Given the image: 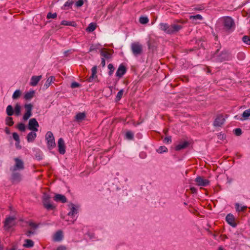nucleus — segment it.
<instances>
[{"label":"nucleus","instance_id":"7ed1b4c3","mask_svg":"<svg viewBox=\"0 0 250 250\" xmlns=\"http://www.w3.org/2000/svg\"><path fill=\"white\" fill-rule=\"evenodd\" d=\"M47 146L49 149H52L56 146L54 137L51 131H48L45 135Z\"/></svg>","mask_w":250,"mask_h":250},{"label":"nucleus","instance_id":"6e6d98bb","mask_svg":"<svg viewBox=\"0 0 250 250\" xmlns=\"http://www.w3.org/2000/svg\"><path fill=\"white\" fill-rule=\"evenodd\" d=\"M29 225L32 228L36 229L38 227V225L33 222H30Z\"/></svg>","mask_w":250,"mask_h":250},{"label":"nucleus","instance_id":"2f4dec72","mask_svg":"<svg viewBox=\"0 0 250 250\" xmlns=\"http://www.w3.org/2000/svg\"><path fill=\"white\" fill-rule=\"evenodd\" d=\"M78 212L77 209L75 208V206L74 205H72V207L71 208V210L68 213V215L69 216H73L75 214H77Z\"/></svg>","mask_w":250,"mask_h":250},{"label":"nucleus","instance_id":"20e7f679","mask_svg":"<svg viewBox=\"0 0 250 250\" xmlns=\"http://www.w3.org/2000/svg\"><path fill=\"white\" fill-rule=\"evenodd\" d=\"M224 26L226 30L231 31L233 30L235 26V23L233 20L230 17H227L224 20Z\"/></svg>","mask_w":250,"mask_h":250},{"label":"nucleus","instance_id":"dca6fc26","mask_svg":"<svg viewBox=\"0 0 250 250\" xmlns=\"http://www.w3.org/2000/svg\"><path fill=\"white\" fill-rule=\"evenodd\" d=\"M226 220L229 224L233 227L236 226V223L235 221V218L234 216L231 214H229L226 217Z\"/></svg>","mask_w":250,"mask_h":250},{"label":"nucleus","instance_id":"37998d69","mask_svg":"<svg viewBox=\"0 0 250 250\" xmlns=\"http://www.w3.org/2000/svg\"><path fill=\"white\" fill-rule=\"evenodd\" d=\"M242 41L244 43L250 45V37L248 36H244L242 38Z\"/></svg>","mask_w":250,"mask_h":250},{"label":"nucleus","instance_id":"ea45409f","mask_svg":"<svg viewBox=\"0 0 250 250\" xmlns=\"http://www.w3.org/2000/svg\"><path fill=\"white\" fill-rule=\"evenodd\" d=\"M148 21V19L146 17L142 16L139 18V22L143 24L147 23Z\"/></svg>","mask_w":250,"mask_h":250},{"label":"nucleus","instance_id":"a18cd8bd","mask_svg":"<svg viewBox=\"0 0 250 250\" xmlns=\"http://www.w3.org/2000/svg\"><path fill=\"white\" fill-rule=\"evenodd\" d=\"M190 20H202L203 19V17L201 15L197 14L195 16H190L189 17Z\"/></svg>","mask_w":250,"mask_h":250},{"label":"nucleus","instance_id":"69168bd1","mask_svg":"<svg viewBox=\"0 0 250 250\" xmlns=\"http://www.w3.org/2000/svg\"><path fill=\"white\" fill-rule=\"evenodd\" d=\"M147 45L148 46V47L150 48V43L149 42H148Z\"/></svg>","mask_w":250,"mask_h":250},{"label":"nucleus","instance_id":"2eb2a0df","mask_svg":"<svg viewBox=\"0 0 250 250\" xmlns=\"http://www.w3.org/2000/svg\"><path fill=\"white\" fill-rule=\"evenodd\" d=\"M21 175L18 172H12L11 180L12 183H19L21 181Z\"/></svg>","mask_w":250,"mask_h":250},{"label":"nucleus","instance_id":"412c9836","mask_svg":"<svg viewBox=\"0 0 250 250\" xmlns=\"http://www.w3.org/2000/svg\"><path fill=\"white\" fill-rule=\"evenodd\" d=\"M100 54L102 57L104 58V59L105 58L106 59H109L112 57V54L108 52L105 48L101 50Z\"/></svg>","mask_w":250,"mask_h":250},{"label":"nucleus","instance_id":"a211bd4d","mask_svg":"<svg viewBox=\"0 0 250 250\" xmlns=\"http://www.w3.org/2000/svg\"><path fill=\"white\" fill-rule=\"evenodd\" d=\"M54 200L56 202H61L62 203H64L67 202V199L65 196L59 194L55 195L54 197Z\"/></svg>","mask_w":250,"mask_h":250},{"label":"nucleus","instance_id":"a878e982","mask_svg":"<svg viewBox=\"0 0 250 250\" xmlns=\"http://www.w3.org/2000/svg\"><path fill=\"white\" fill-rule=\"evenodd\" d=\"M250 116V109L245 110L242 114V118H240V120L243 121L244 120L248 119Z\"/></svg>","mask_w":250,"mask_h":250},{"label":"nucleus","instance_id":"5701e85b","mask_svg":"<svg viewBox=\"0 0 250 250\" xmlns=\"http://www.w3.org/2000/svg\"><path fill=\"white\" fill-rule=\"evenodd\" d=\"M34 242L30 239H25L24 240V243L23 245V246L24 248H30L34 246Z\"/></svg>","mask_w":250,"mask_h":250},{"label":"nucleus","instance_id":"423d86ee","mask_svg":"<svg viewBox=\"0 0 250 250\" xmlns=\"http://www.w3.org/2000/svg\"><path fill=\"white\" fill-rule=\"evenodd\" d=\"M50 197L49 195L44 193L42 196V204L43 207L47 210H53L55 207L50 203Z\"/></svg>","mask_w":250,"mask_h":250},{"label":"nucleus","instance_id":"6ab92c4d","mask_svg":"<svg viewBox=\"0 0 250 250\" xmlns=\"http://www.w3.org/2000/svg\"><path fill=\"white\" fill-rule=\"evenodd\" d=\"M189 143L187 141H185L180 143L175 146V149L176 151H179L181 149H185L188 146Z\"/></svg>","mask_w":250,"mask_h":250},{"label":"nucleus","instance_id":"393cba45","mask_svg":"<svg viewBox=\"0 0 250 250\" xmlns=\"http://www.w3.org/2000/svg\"><path fill=\"white\" fill-rule=\"evenodd\" d=\"M85 114L83 112H79L75 116V119L76 121L80 122L84 120L85 118Z\"/></svg>","mask_w":250,"mask_h":250},{"label":"nucleus","instance_id":"ddd939ff","mask_svg":"<svg viewBox=\"0 0 250 250\" xmlns=\"http://www.w3.org/2000/svg\"><path fill=\"white\" fill-rule=\"evenodd\" d=\"M59 152L61 154H64L65 152V146L62 138H61L58 142Z\"/></svg>","mask_w":250,"mask_h":250},{"label":"nucleus","instance_id":"cd10ccee","mask_svg":"<svg viewBox=\"0 0 250 250\" xmlns=\"http://www.w3.org/2000/svg\"><path fill=\"white\" fill-rule=\"evenodd\" d=\"M61 25L72 26H74V27H75L77 25L76 22L74 21H64V20L62 21Z\"/></svg>","mask_w":250,"mask_h":250},{"label":"nucleus","instance_id":"0e129e2a","mask_svg":"<svg viewBox=\"0 0 250 250\" xmlns=\"http://www.w3.org/2000/svg\"><path fill=\"white\" fill-rule=\"evenodd\" d=\"M36 157L37 158L38 160H41L42 159V157L40 156H36Z\"/></svg>","mask_w":250,"mask_h":250},{"label":"nucleus","instance_id":"bb28decb","mask_svg":"<svg viewBox=\"0 0 250 250\" xmlns=\"http://www.w3.org/2000/svg\"><path fill=\"white\" fill-rule=\"evenodd\" d=\"M96 28V24L95 23H90L88 27L86 28V31L88 32H92L95 30Z\"/></svg>","mask_w":250,"mask_h":250},{"label":"nucleus","instance_id":"aec40b11","mask_svg":"<svg viewBox=\"0 0 250 250\" xmlns=\"http://www.w3.org/2000/svg\"><path fill=\"white\" fill-rule=\"evenodd\" d=\"M63 238L62 231V230L57 231L54 235L53 240L55 241H61Z\"/></svg>","mask_w":250,"mask_h":250},{"label":"nucleus","instance_id":"680f3d73","mask_svg":"<svg viewBox=\"0 0 250 250\" xmlns=\"http://www.w3.org/2000/svg\"><path fill=\"white\" fill-rule=\"evenodd\" d=\"M15 146H16V147H17V148H19V149L21 148V146H20V144H18V143H17V142H16V144H15Z\"/></svg>","mask_w":250,"mask_h":250},{"label":"nucleus","instance_id":"3c124183","mask_svg":"<svg viewBox=\"0 0 250 250\" xmlns=\"http://www.w3.org/2000/svg\"><path fill=\"white\" fill-rule=\"evenodd\" d=\"M80 86H81V85L78 83L76 82H74L72 83L71 84V87L72 88L79 87Z\"/></svg>","mask_w":250,"mask_h":250},{"label":"nucleus","instance_id":"58836bf2","mask_svg":"<svg viewBox=\"0 0 250 250\" xmlns=\"http://www.w3.org/2000/svg\"><path fill=\"white\" fill-rule=\"evenodd\" d=\"M125 137L128 140H132L134 137V134L131 131H128L125 133Z\"/></svg>","mask_w":250,"mask_h":250},{"label":"nucleus","instance_id":"4c0bfd02","mask_svg":"<svg viewBox=\"0 0 250 250\" xmlns=\"http://www.w3.org/2000/svg\"><path fill=\"white\" fill-rule=\"evenodd\" d=\"M17 128L21 131L24 132L25 130V125L22 123L17 125Z\"/></svg>","mask_w":250,"mask_h":250},{"label":"nucleus","instance_id":"864d4df0","mask_svg":"<svg viewBox=\"0 0 250 250\" xmlns=\"http://www.w3.org/2000/svg\"><path fill=\"white\" fill-rule=\"evenodd\" d=\"M234 133L236 136H240L242 134V130L240 128H236L234 130Z\"/></svg>","mask_w":250,"mask_h":250},{"label":"nucleus","instance_id":"13d9d810","mask_svg":"<svg viewBox=\"0 0 250 250\" xmlns=\"http://www.w3.org/2000/svg\"><path fill=\"white\" fill-rule=\"evenodd\" d=\"M56 250H66V248L64 246H60L57 248Z\"/></svg>","mask_w":250,"mask_h":250},{"label":"nucleus","instance_id":"e2e57ef3","mask_svg":"<svg viewBox=\"0 0 250 250\" xmlns=\"http://www.w3.org/2000/svg\"><path fill=\"white\" fill-rule=\"evenodd\" d=\"M176 22H180V23H182V24H184V23H185V22L184 21H182V20H177V21H176Z\"/></svg>","mask_w":250,"mask_h":250},{"label":"nucleus","instance_id":"0eeeda50","mask_svg":"<svg viewBox=\"0 0 250 250\" xmlns=\"http://www.w3.org/2000/svg\"><path fill=\"white\" fill-rule=\"evenodd\" d=\"M14 160L15 162V164L13 167L10 168L11 171L14 172L16 171L17 170H21L24 169V163L21 159H20L18 158H15Z\"/></svg>","mask_w":250,"mask_h":250},{"label":"nucleus","instance_id":"774afa93","mask_svg":"<svg viewBox=\"0 0 250 250\" xmlns=\"http://www.w3.org/2000/svg\"><path fill=\"white\" fill-rule=\"evenodd\" d=\"M6 132L7 133H9V131L8 129H6Z\"/></svg>","mask_w":250,"mask_h":250},{"label":"nucleus","instance_id":"338daca9","mask_svg":"<svg viewBox=\"0 0 250 250\" xmlns=\"http://www.w3.org/2000/svg\"><path fill=\"white\" fill-rule=\"evenodd\" d=\"M218 250H223V248L221 247H219Z\"/></svg>","mask_w":250,"mask_h":250},{"label":"nucleus","instance_id":"6e6552de","mask_svg":"<svg viewBox=\"0 0 250 250\" xmlns=\"http://www.w3.org/2000/svg\"><path fill=\"white\" fill-rule=\"evenodd\" d=\"M26 112L23 116V119L24 121L27 120L32 115V110L33 105L31 104H26L24 105Z\"/></svg>","mask_w":250,"mask_h":250},{"label":"nucleus","instance_id":"f3484780","mask_svg":"<svg viewBox=\"0 0 250 250\" xmlns=\"http://www.w3.org/2000/svg\"><path fill=\"white\" fill-rule=\"evenodd\" d=\"M42 78V75L32 76L30 82V85L33 86L37 85L39 82L41 80Z\"/></svg>","mask_w":250,"mask_h":250},{"label":"nucleus","instance_id":"09e8293b","mask_svg":"<svg viewBox=\"0 0 250 250\" xmlns=\"http://www.w3.org/2000/svg\"><path fill=\"white\" fill-rule=\"evenodd\" d=\"M205 9V6L204 5H197L193 8V10L197 11H202Z\"/></svg>","mask_w":250,"mask_h":250},{"label":"nucleus","instance_id":"4468645a","mask_svg":"<svg viewBox=\"0 0 250 250\" xmlns=\"http://www.w3.org/2000/svg\"><path fill=\"white\" fill-rule=\"evenodd\" d=\"M225 121L223 115H218L214 121L213 125L215 126H221Z\"/></svg>","mask_w":250,"mask_h":250},{"label":"nucleus","instance_id":"473e14b6","mask_svg":"<svg viewBox=\"0 0 250 250\" xmlns=\"http://www.w3.org/2000/svg\"><path fill=\"white\" fill-rule=\"evenodd\" d=\"M6 113L8 116H12L14 114V110L12 105H9L6 108Z\"/></svg>","mask_w":250,"mask_h":250},{"label":"nucleus","instance_id":"9b49d317","mask_svg":"<svg viewBox=\"0 0 250 250\" xmlns=\"http://www.w3.org/2000/svg\"><path fill=\"white\" fill-rule=\"evenodd\" d=\"M195 181L198 186L206 187L209 184V181L208 179H204L202 176H198L196 178Z\"/></svg>","mask_w":250,"mask_h":250},{"label":"nucleus","instance_id":"de8ad7c7","mask_svg":"<svg viewBox=\"0 0 250 250\" xmlns=\"http://www.w3.org/2000/svg\"><path fill=\"white\" fill-rule=\"evenodd\" d=\"M57 15L56 13H54L52 14L50 12H49L47 15L46 18L47 19H50L51 18L55 19L57 18Z\"/></svg>","mask_w":250,"mask_h":250},{"label":"nucleus","instance_id":"f704fd0d","mask_svg":"<svg viewBox=\"0 0 250 250\" xmlns=\"http://www.w3.org/2000/svg\"><path fill=\"white\" fill-rule=\"evenodd\" d=\"M21 91L20 90H16L14 92V93L12 95L13 99L14 100L18 99L21 96Z\"/></svg>","mask_w":250,"mask_h":250},{"label":"nucleus","instance_id":"39448f33","mask_svg":"<svg viewBox=\"0 0 250 250\" xmlns=\"http://www.w3.org/2000/svg\"><path fill=\"white\" fill-rule=\"evenodd\" d=\"M131 49L132 53L135 56L141 55L143 53V46L139 42H134L131 44Z\"/></svg>","mask_w":250,"mask_h":250},{"label":"nucleus","instance_id":"4be33fe9","mask_svg":"<svg viewBox=\"0 0 250 250\" xmlns=\"http://www.w3.org/2000/svg\"><path fill=\"white\" fill-rule=\"evenodd\" d=\"M91 72H92L91 75L88 79V81L89 82H92L94 78L97 77V76L96 75L97 73V66H94L92 68Z\"/></svg>","mask_w":250,"mask_h":250},{"label":"nucleus","instance_id":"bf43d9fd","mask_svg":"<svg viewBox=\"0 0 250 250\" xmlns=\"http://www.w3.org/2000/svg\"><path fill=\"white\" fill-rule=\"evenodd\" d=\"M190 190L192 193H196L197 192V189L194 187L190 188Z\"/></svg>","mask_w":250,"mask_h":250},{"label":"nucleus","instance_id":"72a5a7b5","mask_svg":"<svg viewBox=\"0 0 250 250\" xmlns=\"http://www.w3.org/2000/svg\"><path fill=\"white\" fill-rule=\"evenodd\" d=\"M54 80V78L53 76L49 77L46 80L45 84L44 86H45L46 88L48 87L50 84L51 83L53 82V81Z\"/></svg>","mask_w":250,"mask_h":250},{"label":"nucleus","instance_id":"7c9ffc66","mask_svg":"<svg viewBox=\"0 0 250 250\" xmlns=\"http://www.w3.org/2000/svg\"><path fill=\"white\" fill-rule=\"evenodd\" d=\"M74 1L72 0H67L63 5V9L64 10H68L69 8L71 7Z\"/></svg>","mask_w":250,"mask_h":250},{"label":"nucleus","instance_id":"c85d7f7f","mask_svg":"<svg viewBox=\"0 0 250 250\" xmlns=\"http://www.w3.org/2000/svg\"><path fill=\"white\" fill-rule=\"evenodd\" d=\"M235 208H236V210L237 211H245L247 208V206H241L238 203H236L235 204Z\"/></svg>","mask_w":250,"mask_h":250},{"label":"nucleus","instance_id":"052dcab7","mask_svg":"<svg viewBox=\"0 0 250 250\" xmlns=\"http://www.w3.org/2000/svg\"><path fill=\"white\" fill-rule=\"evenodd\" d=\"M101 65L102 67H104L105 65V61L104 58H102Z\"/></svg>","mask_w":250,"mask_h":250},{"label":"nucleus","instance_id":"79ce46f5","mask_svg":"<svg viewBox=\"0 0 250 250\" xmlns=\"http://www.w3.org/2000/svg\"><path fill=\"white\" fill-rule=\"evenodd\" d=\"M108 68L109 69L108 74L109 75L111 76L113 74L115 70V68L112 64L110 63L108 65Z\"/></svg>","mask_w":250,"mask_h":250},{"label":"nucleus","instance_id":"603ef678","mask_svg":"<svg viewBox=\"0 0 250 250\" xmlns=\"http://www.w3.org/2000/svg\"><path fill=\"white\" fill-rule=\"evenodd\" d=\"M83 0H78L76 2L75 5L77 7H81L83 4Z\"/></svg>","mask_w":250,"mask_h":250},{"label":"nucleus","instance_id":"5fc2aeb1","mask_svg":"<svg viewBox=\"0 0 250 250\" xmlns=\"http://www.w3.org/2000/svg\"><path fill=\"white\" fill-rule=\"evenodd\" d=\"M34 233H35L34 231L29 230L27 231L25 234L27 237H30L31 235L34 234Z\"/></svg>","mask_w":250,"mask_h":250},{"label":"nucleus","instance_id":"a19ab883","mask_svg":"<svg viewBox=\"0 0 250 250\" xmlns=\"http://www.w3.org/2000/svg\"><path fill=\"white\" fill-rule=\"evenodd\" d=\"M123 93H124V90L123 89H122V90H120L118 92V93L117 94V96H116V101H120L121 99V98L123 97Z\"/></svg>","mask_w":250,"mask_h":250},{"label":"nucleus","instance_id":"c756f323","mask_svg":"<svg viewBox=\"0 0 250 250\" xmlns=\"http://www.w3.org/2000/svg\"><path fill=\"white\" fill-rule=\"evenodd\" d=\"M34 94H35L34 91H32L27 92L24 95V98L25 100H30L34 97Z\"/></svg>","mask_w":250,"mask_h":250},{"label":"nucleus","instance_id":"f257e3e1","mask_svg":"<svg viewBox=\"0 0 250 250\" xmlns=\"http://www.w3.org/2000/svg\"><path fill=\"white\" fill-rule=\"evenodd\" d=\"M160 29L169 35L175 34L183 28L181 25L171 24L169 25L167 23L161 22L159 25Z\"/></svg>","mask_w":250,"mask_h":250},{"label":"nucleus","instance_id":"1a4fd4ad","mask_svg":"<svg viewBox=\"0 0 250 250\" xmlns=\"http://www.w3.org/2000/svg\"><path fill=\"white\" fill-rule=\"evenodd\" d=\"M16 218L14 217H9L5 219L4 223V228L5 230H8L14 225V221Z\"/></svg>","mask_w":250,"mask_h":250},{"label":"nucleus","instance_id":"f8f14e48","mask_svg":"<svg viewBox=\"0 0 250 250\" xmlns=\"http://www.w3.org/2000/svg\"><path fill=\"white\" fill-rule=\"evenodd\" d=\"M126 68L123 63L121 64L116 73V75L119 78H121L126 73Z\"/></svg>","mask_w":250,"mask_h":250},{"label":"nucleus","instance_id":"b1692460","mask_svg":"<svg viewBox=\"0 0 250 250\" xmlns=\"http://www.w3.org/2000/svg\"><path fill=\"white\" fill-rule=\"evenodd\" d=\"M37 137V134L35 132H30L27 136V140L28 142H33L36 137Z\"/></svg>","mask_w":250,"mask_h":250},{"label":"nucleus","instance_id":"f03ea898","mask_svg":"<svg viewBox=\"0 0 250 250\" xmlns=\"http://www.w3.org/2000/svg\"><path fill=\"white\" fill-rule=\"evenodd\" d=\"M219 49H218L214 54V57L215 58L216 61L218 62H223L224 61H229L231 59V55L227 51L224 50L219 53Z\"/></svg>","mask_w":250,"mask_h":250},{"label":"nucleus","instance_id":"8fccbe9b","mask_svg":"<svg viewBox=\"0 0 250 250\" xmlns=\"http://www.w3.org/2000/svg\"><path fill=\"white\" fill-rule=\"evenodd\" d=\"M164 142L166 144H170L171 143V137L168 136L165 138Z\"/></svg>","mask_w":250,"mask_h":250},{"label":"nucleus","instance_id":"e433bc0d","mask_svg":"<svg viewBox=\"0 0 250 250\" xmlns=\"http://www.w3.org/2000/svg\"><path fill=\"white\" fill-rule=\"evenodd\" d=\"M6 124L10 126L14 124V122L12 117H7L5 119Z\"/></svg>","mask_w":250,"mask_h":250},{"label":"nucleus","instance_id":"49530a36","mask_svg":"<svg viewBox=\"0 0 250 250\" xmlns=\"http://www.w3.org/2000/svg\"><path fill=\"white\" fill-rule=\"evenodd\" d=\"M12 136L13 139L18 143V144H19L20 140L18 134L16 132H14L12 134Z\"/></svg>","mask_w":250,"mask_h":250},{"label":"nucleus","instance_id":"c9c22d12","mask_svg":"<svg viewBox=\"0 0 250 250\" xmlns=\"http://www.w3.org/2000/svg\"><path fill=\"white\" fill-rule=\"evenodd\" d=\"M21 107L19 104H17L15 106V113L16 116H19L21 113Z\"/></svg>","mask_w":250,"mask_h":250},{"label":"nucleus","instance_id":"c03bdc74","mask_svg":"<svg viewBox=\"0 0 250 250\" xmlns=\"http://www.w3.org/2000/svg\"><path fill=\"white\" fill-rule=\"evenodd\" d=\"M167 151V148L165 146H161L159 148L157 149V152L159 153H162L163 152H165Z\"/></svg>","mask_w":250,"mask_h":250},{"label":"nucleus","instance_id":"9d476101","mask_svg":"<svg viewBox=\"0 0 250 250\" xmlns=\"http://www.w3.org/2000/svg\"><path fill=\"white\" fill-rule=\"evenodd\" d=\"M39 126V123L35 118H32L29 121L28 129L33 131H37V127Z\"/></svg>","mask_w":250,"mask_h":250},{"label":"nucleus","instance_id":"4d7b16f0","mask_svg":"<svg viewBox=\"0 0 250 250\" xmlns=\"http://www.w3.org/2000/svg\"><path fill=\"white\" fill-rule=\"evenodd\" d=\"M97 47H96V45H95L94 44H92L91 46H90V47L89 48V52H91L92 51H94V50H96L97 49Z\"/></svg>","mask_w":250,"mask_h":250}]
</instances>
